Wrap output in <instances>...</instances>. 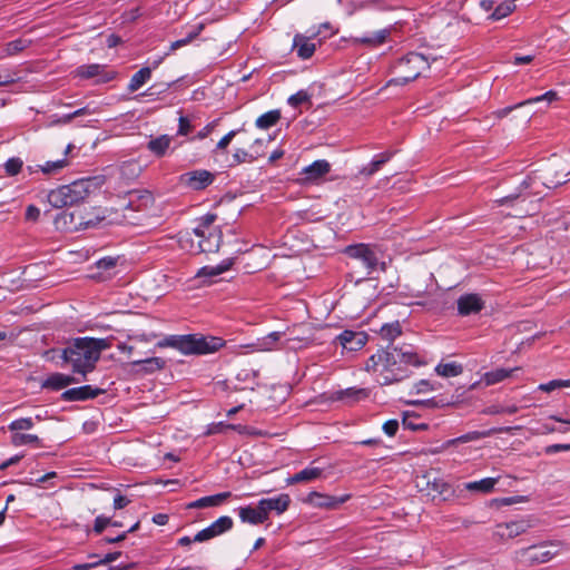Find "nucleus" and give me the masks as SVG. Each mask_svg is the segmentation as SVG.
Segmentation results:
<instances>
[{
  "mask_svg": "<svg viewBox=\"0 0 570 570\" xmlns=\"http://www.w3.org/2000/svg\"><path fill=\"white\" fill-rule=\"evenodd\" d=\"M94 181L95 178H82L60 186L48 194V202L55 208L78 205L92 193Z\"/></svg>",
  "mask_w": 570,
  "mask_h": 570,
  "instance_id": "obj_5",
  "label": "nucleus"
},
{
  "mask_svg": "<svg viewBox=\"0 0 570 570\" xmlns=\"http://www.w3.org/2000/svg\"><path fill=\"white\" fill-rule=\"evenodd\" d=\"M217 215L214 213H207L206 215L199 217L197 219V224L200 225V227L205 228L206 230L210 232L212 225L216 222Z\"/></svg>",
  "mask_w": 570,
  "mask_h": 570,
  "instance_id": "obj_59",
  "label": "nucleus"
},
{
  "mask_svg": "<svg viewBox=\"0 0 570 570\" xmlns=\"http://www.w3.org/2000/svg\"><path fill=\"white\" fill-rule=\"evenodd\" d=\"M389 35V29H382L362 37L361 41L362 43L377 46L384 43Z\"/></svg>",
  "mask_w": 570,
  "mask_h": 570,
  "instance_id": "obj_46",
  "label": "nucleus"
},
{
  "mask_svg": "<svg viewBox=\"0 0 570 570\" xmlns=\"http://www.w3.org/2000/svg\"><path fill=\"white\" fill-rule=\"evenodd\" d=\"M130 365L135 373L146 375L163 370L166 366V361L161 357L154 356L145 360H135L130 362Z\"/></svg>",
  "mask_w": 570,
  "mask_h": 570,
  "instance_id": "obj_21",
  "label": "nucleus"
},
{
  "mask_svg": "<svg viewBox=\"0 0 570 570\" xmlns=\"http://www.w3.org/2000/svg\"><path fill=\"white\" fill-rule=\"evenodd\" d=\"M33 425H35V422H33L32 417H21V419H17V420L12 421L8 425V429L11 432L19 433V431L32 429Z\"/></svg>",
  "mask_w": 570,
  "mask_h": 570,
  "instance_id": "obj_49",
  "label": "nucleus"
},
{
  "mask_svg": "<svg viewBox=\"0 0 570 570\" xmlns=\"http://www.w3.org/2000/svg\"><path fill=\"white\" fill-rule=\"evenodd\" d=\"M519 367H514V368H503V367H498V368H494L492 371H489L487 373H484L483 377H482V381L485 383V385H493V384H497V383H500L502 382L503 380H505L507 377H510L511 374L514 372V371H518Z\"/></svg>",
  "mask_w": 570,
  "mask_h": 570,
  "instance_id": "obj_32",
  "label": "nucleus"
},
{
  "mask_svg": "<svg viewBox=\"0 0 570 570\" xmlns=\"http://www.w3.org/2000/svg\"><path fill=\"white\" fill-rule=\"evenodd\" d=\"M309 99H311V96L307 94V91L299 90L296 94L289 96L287 102L289 106L297 108L302 104L309 101Z\"/></svg>",
  "mask_w": 570,
  "mask_h": 570,
  "instance_id": "obj_54",
  "label": "nucleus"
},
{
  "mask_svg": "<svg viewBox=\"0 0 570 570\" xmlns=\"http://www.w3.org/2000/svg\"><path fill=\"white\" fill-rule=\"evenodd\" d=\"M331 170V164L325 159H318L306 166L302 174L305 176L304 179L308 183H315L323 178Z\"/></svg>",
  "mask_w": 570,
  "mask_h": 570,
  "instance_id": "obj_24",
  "label": "nucleus"
},
{
  "mask_svg": "<svg viewBox=\"0 0 570 570\" xmlns=\"http://www.w3.org/2000/svg\"><path fill=\"white\" fill-rule=\"evenodd\" d=\"M106 65L100 63H91V65H81L76 68L75 76L80 79H91L98 77L97 82L106 83L116 78L115 71H107Z\"/></svg>",
  "mask_w": 570,
  "mask_h": 570,
  "instance_id": "obj_10",
  "label": "nucleus"
},
{
  "mask_svg": "<svg viewBox=\"0 0 570 570\" xmlns=\"http://www.w3.org/2000/svg\"><path fill=\"white\" fill-rule=\"evenodd\" d=\"M23 167V161L19 157H11L4 163V170L8 176L18 175Z\"/></svg>",
  "mask_w": 570,
  "mask_h": 570,
  "instance_id": "obj_52",
  "label": "nucleus"
},
{
  "mask_svg": "<svg viewBox=\"0 0 570 570\" xmlns=\"http://www.w3.org/2000/svg\"><path fill=\"white\" fill-rule=\"evenodd\" d=\"M223 243V232L219 227L213 228L198 242L200 253H217Z\"/></svg>",
  "mask_w": 570,
  "mask_h": 570,
  "instance_id": "obj_22",
  "label": "nucleus"
},
{
  "mask_svg": "<svg viewBox=\"0 0 570 570\" xmlns=\"http://www.w3.org/2000/svg\"><path fill=\"white\" fill-rule=\"evenodd\" d=\"M499 478H484L480 481H473L465 484L469 491H479L481 493H490L498 483Z\"/></svg>",
  "mask_w": 570,
  "mask_h": 570,
  "instance_id": "obj_37",
  "label": "nucleus"
},
{
  "mask_svg": "<svg viewBox=\"0 0 570 570\" xmlns=\"http://www.w3.org/2000/svg\"><path fill=\"white\" fill-rule=\"evenodd\" d=\"M243 129H234L228 131L216 145L215 150H225L227 146L230 144L233 138L240 132Z\"/></svg>",
  "mask_w": 570,
  "mask_h": 570,
  "instance_id": "obj_56",
  "label": "nucleus"
},
{
  "mask_svg": "<svg viewBox=\"0 0 570 570\" xmlns=\"http://www.w3.org/2000/svg\"><path fill=\"white\" fill-rule=\"evenodd\" d=\"M281 110L273 109L261 115L256 119L255 125L257 128L266 130L275 126L281 120Z\"/></svg>",
  "mask_w": 570,
  "mask_h": 570,
  "instance_id": "obj_35",
  "label": "nucleus"
},
{
  "mask_svg": "<svg viewBox=\"0 0 570 570\" xmlns=\"http://www.w3.org/2000/svg\"><path fill=\"white\" fill-rule=\"evenodd\" d=\"M226 341L219 336L202 334L167 335L156 346L173 347L184 355H207L223 348Z\"/></svg>",
  "mask_w": 570,
  "mask_h": 570,
  "instance_id": "obj_3",
  "label": "nucleus"
},
{
  "mask_svg": "<svg viewBox=\"0 0 570 570\" xmlns=\"http://www.w3.org/2000/svg\"><path fill=\"white\" fill-rule=\"evenodd\" d=\"M118 258L106 256L97 261L96 266L101 271H109L117 266Z\"/></svg>",
  "mask_w": 570,
  "mask_h": 570,
  "instance_id": "obj_55",
  "label": "nucleus"
},
{
  "mask_svg": "<svg viewBox=\"0 0 570 570\" xmlns=\"http://www.w3.org/2000/svg\"><path fill=\"white\" fill-rule=\"evenodd\" d=\"M216 538L215 533L213 532V530L210 529V527H206L205 529L198 531L193 540L195 542H205V541H209L212 539Z\"/></svg>",
  "mask_w": 570,
  "mask_h": 570,
  "instance_id": "obj_58",
  "label": "nucleus"
},
{
  "mask_svg": "<svg viewBox=\"0 0 570 570\" xmlns=\"http://www.w3.org/2000/svg\"><path fill=\"white\" fill-rule=\"evenodd\" d=\"M78 380L69 374L63 373H52L50 374L42 383L41 389L51 390V391H60L66 389L67 386L77 383Z\"/></svg>",
  "mask_w": 570,
  "mask_h": 570,
  "instance_id": "obj_23",
  "label": "nucleus"
},
{
  "mask_svg": "<svg viewBox=\"0 0 570 570\" xmlns=\"http://www.w3.org/2000/svg\"><path fill=\"white\" fill-rule=\"evenodd\" d=\"M314 462H312L308 466L303 469L302 471L295 473L294 475L287 479L288 484H296L302 482H309L322 478L324 473L323 468L314 466Z\"/></svg>",
  "mask_w": 570,
  "mask_h": 570,
  "instance_id": "obj_27",
  "label": "nucleus"
},
{
  "mask_svg": "<svg viewBox=\"0 0 570 570\" xmlns=\"http://www.w3.org/2000/svg\"><path fill=\"white\" fill-rule=\"evenodd\" d=\"M458 315L470 316L480 313L485 307V302L476 293L461 295L458 301Z\"/></svg>",
  "mask_w": 570,
  "mask_h": 570,
  "instance_id": "obj_14",
  "label": "nucleus"
},
{
  "mask_svg": "<svg viewBox=\"0 0 570 570\" xmlns=\"http://www.w3.org/2000/svg\"><path fill=\"white\" fill-rule=\"evenodd\" d=\"M556 554V551L540 550L535 546L521 550V556L529 564L546 563L550 561Z\"/></svg>",
  "mask_w": 570,
  "mask_h": 570,
  "instance_id": "obj_25",
  "label": "nucleus"
},
{
  "mask_svg": "<svg viewBox=\"0 0 570 570\" xmlns=\"http://www.w3.org/2000/svg\"><path fill=\"white\" fill-rule=\"evenodd\" d=\"M151 78V68L142 67L132 75L128 83L127 90L135 92L140 89Z\"/></svg>",
  "mask_w": 570,
  "mask_h": 570,
  "instance_id": "obj_34",
  "label": "nucleus"
},
{
  "mask_svg": "<svg viewBox=\"0 0 570 570\" xmlns=\"http://www.w3.org/2000/svg\"><path fill=\"white\" fill-rule=\"evenodd\" d=\"M179 180L187 188L199 191L214 183L215 175L206 169H196L181 174Z\"/></svg>",
  "mask_w": 570,
  "mask_h": 570,
  "instance_id": "obj_9",
  "label": "nucleus"
},
{
  "mask_svg": "<svg viewBox=\"0 0 570 570\" xmlns=\"http://www.w3.org/2000/svg\"><path fill=\"white\" fill-rule=\"evenodd\" d=\"M514 8H515V6L513 4V2L511 0L501 2L494 7V10L489 16V19H491L493 21L501 20V19L505 18L507 16H509L514 10Z\"/></svg>",
  "mask_w": 570,
  "mask_h": 570,
  "instance_id": "obj_41",
  "label": "nucleus"
},
{
  "mask_svg": "<svg viewBox=\"0 0 570 570\" xmlns=\"http://www.w3.org/2000/svg\"><path fill=\"white\" fill-rule=\"evenodd\" d=\"M94 110L89 108V106H85L82 108H79L75 110L73 112L62 115L57 120H55L56 124L66 125L69 124L73 118L85 116V115H91Z\"/></svg>",
  "mask_w": 570,
  "mask_h": 570,
  "instance_id": "obj_48",
  "label": "nucleus"
},
{
  "mask_svg": "<svg viewBox=\"0 0 570 570\" xmlns=\"http://www.w3.org/2000/svg\"><path fill=\"white\" fill-rule=\"evenodd\" d=\"M11 443L14 446H22L31 443L37 446H41V441L36 434L14 433L11 436Z\"/></svg>",
  "mask_w": 570,
  "mask_h": 570,
  "instance_id": "obj_43",
  "label": "nucleus"
},
{
  "mask_svg": "<svg viewBox=\"0 0 570 570\" xmlns=\"http://www.w3.org/2000/svg\"><path fill=\"white\" fill-rule=\"evenodd\" d=\"M68 165H69V160L67 158H62V159H58L55 161H47L46 164L37 165L36 167L28 166V170L30 174L40 170L45 175H52V174L59 173Z\"/></svg>",
  "mask_w": 570,
  "mask_h": 570,
  "instance_id": "obj_30",
  "label": "nucleus"
},
{
  "mask_svg": "<svg viewBox=\"0 0 570 570\" xmlns=\"http://www.w3.org/2000/svg\"><path fill=\"white\" fill-rule=\"evenodd\" d=\"M401 334L402 327L397 321L384 324L381 327L380 335L383 340L389 341V345L377 350L366 361V371H380L381 385L399 383L410 376L412 373L410 366L419 367L424 364L412 345L404 344L399 347L392 344Z\"/></svg>",
  "mask_w": 570,
  "mask_h": 570,
  "instance_id": "obj_1",
  "label": "nucleus"
},
{
  "mask_svg": "<svg viewBox=\"0 0 570 570\" xmlns=\"http://www.w3.org/2000/svg\"><path fill=\"white\" fill-rule=\"evenodd\" d=\"M104 393V389L92 387L91 385H81L63 391L60 395V399L63 402H82L92 400Z\"/></svg>",
  "mask_w": 570,
  "mask_h": 570,
  "instance_id": "obj_16",
  "label": "nucleus"
},
{
  "mask_svg": "<svg viewBox=\"0 0 570 570\" xmlns=\"http://www.w3.org/2000/svg\"><path fill=\"white\" fill-rule=\"evenodd\" d=\"M281 337V332H271L266 336L257 338L253 346L256 347V350L258 351H272L274 350Z\"/></svg>",
  "mask_w": 570,
  "mask_h": 570,
  "instance_id": "obj_38",
  "label": "nucleus"
},
{
  "mask_svg": "<svg viewBox=\"0 0 570 570\" xmlns=\"http://www.w3.org/2000/svg\"><path fill=\"white\" fill-rule=\"evenodd\" d=\"M258 157H259V155H253V154H249L246 149L238 148L235 150V153L232 157L229 167H235V166L244 164V163H253Z\"/></svg>",
  "mask_w": 570,
  "mask_h": 570,
  "instance_id": "obj_45",
  "label": "nucleus"
},
{
  "mask_svg": "<svg viewBox=\"0 0 570 570\" xmlns=\"http://www.w3.org/2000/svg\"><path fill=\"white\" fill-rule=\"evenodd\" d=\"M566 180H546L541 175L535 173L528 175L515 191L495 200L499 206H518L527 202L531 196H541L544 188H556Z\"/></svg>",
  "mask_w": 570,
  "mask_h": 570,
  "instance_id": "obj_4",
  "label": "nucleus"
},
{
  "mask_svg": "<svg viewBox=\"0 0 570 570\" xmlns=\"http://www.w3.org/2000/svg\"><path fill=\"white\" fill-rule=\"evenodd\" d=\"M321 33V30H312L309 36H305L302 33H296L293 38V45L292 50L296 52V56L302 59L306 60L309 59L315 50H316V43L312 40L317 37Z\"/></svg>",
  "mask_w": 570,
  "mask_h": 570,
  "instance_id": "obj_13",
  "label": "nucleus"
},
{
  "mask_svg": "<svg viewBox=\"0 0 570 570\" xmlns=\"http://www.w3.org/2000/svg\"><path fill=\"white\" fill-rule=\"evenodd\" d=\"M110 347L109 338L76 337L61 351V358L72 365L73 373L86 376L95 370L102 351Z\"/></svg>",
  "mask_w": 570,
  "mask_h": 570,
  "instance_id": "obj_2",
  "label": "nucleus"
},
{
  "mask_svg": "<svg viewBox=\"0 0 570 570\" xmlns=\"http://www.w3.org/2000/svg\"><path fill=\"white\" fill-rule=\"evenodd\" d=\"M344 253L356 261H360L366 268V275H371L379 266V257L368 244L348 245Z\"/></svg>",
  "mask_w": 570,
  "mask_h": 570,
  "instance_id": "obj_8",
  "label": "nucleus"
},
{
  "mask_svg": "<svg viewBox=\"0 0 570 570\" xmlns=\"http://www.w3.org/2000/svg\"><path fill=\"white\" fill-rule=\"evenodd\" d=\"M62 219L65 225L70 224L69 228L72 229H87L99 226L106 220V216L104 210L97 209L92 213L82 214L81 210H75L71 213H63L60 218L57 219V223Z\"/></svg>",
  "mask_w": 570,
  "mask_h": 570,
  "instance_id": "obj_7",
  "label": "nucleus"
},
{
  "mask_svg": "<svg viewBox=\"0 0 570 570\" xmlns=\"http://www.w3.org/2000/svg\"><path fill=\"white\" fill-rule=\"evenodd\" d=\"M110 523H111L110 517L100 514V515L96 517L95 522H94V528L91 530L89 528H87L86 533L89 534L90 532H94L96 534H101Z\"/></svg>",
  "mask_w": 570,
  "mask_h": 570,
  "instance_id": "obj_50",
  "label": "nucleus"
},
{
  "mask_svg": "<svg viewBox=\"0 0 570 570\" xmlns=\"http://www.w3.org/2000/svg\"><path fill=\"white\" fill-rule=\"evenodd\" d=\"M460 396L461 395H459V394H451V395L441 394V395L433 396L428 400L412 401V402H410V404L415 405V406H424L428 409H443V407L453 406V405H456L458 403H460V401H461Z\"/></svg>",
  "mask_w": 570,
  "mask_h": 570,
  "instance_id": "obj_20",
  "label": "nucleus"
},
{
  "mask_svg": "<svg viewBox=\"0 0 570 570\" xmlns=\"http://www.w3.org/2000/svg\"><path fill=\"white\" fill-rule=\"evenodd\" d=\"M512 428L505 426V428H492L484 431H471L465 434H462L458 436L456 439L452 440L451 443H468L472 441H478L484 438H489L491 435H494L497 433H503L511 431Z\"/></svg>",
  "mask_w": 570,
  "mask_h": 570,
  "instance_id": "obj_28",
  "label": "nucleus"
},
{
  "mask_svg": "<svg viewBox=\"0 0 570 570\" xmlns=\"http://www.w3.org/2000/svg\"><path fill=\"white\" fill-rule=\"evenodd\" d=\"M128 204L126 209L131 212L145 210L154 204V196L149 190L134 189L128 191Z\"/></svg>",
  "mask_w": 570,
  "mask_h": 570,
  "instance_id": "obj_18",
  "label": "nucleus"
},
{
  "mask_svg": "<svg viewBox=\"0 0 570 570\" xmlns=\"http://www.w3.org/2000/svg\"><path fill=\"white\" fill-rule=\"evenodd\" d=\"M26 48V41L22 39H17L7 43L6 51L8 55L12 56Z\"/></svg>",
  "mask_w": 570,
  "mask_h": 570,
  "instance_id": "obj_57",
  "label": "nucleus"
},
{
  "mask_svg": "<svg viewBox=\"0 0 570 570\" xmlns=\"http://www.w3.org/2000/svg\"><path fill=\"white\" fill-rule=\"evenodd\" d=\"M239 519L244 523L249 524H262L266 521V517L259 510V503H257L256 507L246 505V507H239L237 509Z\"/></svg>",
  "mask_w": 570,
  "mask_h": 570,
  "instance_id": "obj_29",
  "label": "nucleus"
},
{
  "mask_svg": "<svg viewBox=\"0 0 570 570\" xmlns=\"http://www.w3.org/2000/svg\"><path fill=\"white\" fill-rule=\"evenodd\" d=\"M426 487L429 490V494H432L433 499L440 497L442 500H449L450 497L453 495L454 490L451 484H449L442 478H434L432 481L428 480Z\"/></svg>",
  "mask_w": 570,
  "mask_h": 570,
  "instance_id": "obj_26",
  "label": "nucleus"
},
{
  "mask_svg": "<svg viewBox=\"0 0 570 570\" xmlns=\"http://www.w3.org/2000/svg\"><path fill=\"white\" fill-rule=\"evenodd\" d=\"M402 425L406 430L411 431H425L429 429V424L421 421V416L414 412H404L402 417Z\"/></svg>",
  "mask_w": 570,
  "mask_h": 570,
  "instance_id": "obj_33",
  "label": "nucleus"
},
{
  "mask_svg": "<svg viewBox=\"0 0 570 570\" xmlns=\"http://www.w3.org/2000/svg\"><path fill=\"white\" fill-rule=\"evenodd\" d=\"M210 529L215 533L216 537H219L228 531H230L234 527V521L228 515L219 517L216 521L209 524Z\"/></svg>",
  "mask_w": 570,
  "mask_h": 570,
  "instance_id": "obj_39",
  "label": "nucleus"
},
{
  "mask_svg": "<svg viewBox=\"0 0 570 570\" xmlns=\"http://www.w3.org/2000/svg\"><path fill=\"white\" fill-rule=\"evenodd\" d=\"M397 150H385L374 156L372 161L360 168L357 176L362 178H370L375 175L381 168L389 163Z\"/></svg>",
  "mask_w": 570,
  "mask_h": 570,
  "instance_id": "obj_19",
  "label": "nucleus"
},
{
  "mask_svg": "<svg viewBox=\"0 0 570 570\" xmlns=\"http://www.w3.org/2000/svg\"><path fill=\"white\" fill-rule=\"evenodd\" d=\"M191 130L190 121L187 117L180 116L178 120V131L180 136H186Z\"/></svg>",
  "mask_w": 570,
  "mask_h": 570,
  "instance_id": "obj_63",
  "label": "nucleus"
},
{
  "mask_svg": "<svg viewBox=\"0 0 570 570\" xmlns=\"http://www.w3.org/2000/svg\"><path fill=\"white\" fill-rule=\"evenodd\" d=\"M257 376H258V371L244 368L237 373L236 379L239 382H254Z\"/></svg>",
  "mask_w": 570,
  "mask_h": 570,
  "instance_id": "obj_60",
  "label": "nucleus"
},
{
  "mask_svg": "<svg viewBox=\"0 0 570 570\" xmlns=\"http://www.w3.org/2000/svg\"><path fill=\"white\" fill-rule=\"evenodd\" d=\"M399 421L397 420H387L383 426H382V430L383 432L387 435V436H394L399 430Z\"/></svg>",
  "mask_w": 570,
  "mask_h": 570,
  "instance_id": "obj_61",
  "label": "nucleus"
},
{
  "mask_svg": "<svg viewBox=\"0 0 570 570\" xmlns=\"http://www.w3.org/2000/svg\"><path fill=\"white\" fill-rule=\"evenodd\" d=\"M367 340L368 335L363 331L345 330L336 336L335 342L348 352H356L366 344Z\"/></svg>",
  "mask_w": 570,
  "mask_h": 570,
  "instance_id": "obj_15",
  "label": "nucleus"
},
{
  "mask_svg": "<svg viewBox=\"0 0 570 570\" xmlns=\"http://www.w3.org/2000/svg\"><path fill=\"white\" fill-rule=\"evenodd\" d=\"M462 371H463L462 365L456 362L440 363L435 367V372L439 375L444 376V377L458 376L462 373Z\"/></svg>",
  "mask_w": 570,
  "mask_h": 570,
  "instance_id": "obj_40",
  "label": "nucleus"
},
{
  "mask_svg": "<svg viewBox=\"0 0 570 570\" xmlns=\"http://www.w3.org/2000/svg\"><path fill=\"white\" fill-rule=\"evenodd\" d=\"M505 532L502 535H507L508 538H515L524 532L531 527L529 521L527 520H515L507 522L504 525Z\"/></svg>",
  "mask_w": 570,
  "mask_h": 570,
  "instance_id": "obj_36",
  "label": "nucleus"
},
{
  "mask_svg": "<svg viewBox=\"0 0 570 570\" xmlns=\"http://www.w3.org/2000/svg\"><path fill=\"white\" fill-rule=\"evenodd\" d=\"M561 387H570V379L569 380H551L548 383H542L539 385V390L543 392H552L557 389Z\"/></svg>",
  "mask_w": 570,
  "mask_h": 570,
  "instance_id": "obj_53",
  "label": "nucleus"
},
{
  "mask_svg": "<svg viewBox=\"0 0 570 570\" xmlns=\"http://www.w3.org/2000/svg\"><path fill=\"white\" fill-rule=\"evenodd\" d=\"M230 497H232V492H229V491L220 492V493H217V494L203 497L202 498V500H203L202 503H203L204 508L217 507V505H220L224 501H226Z\"/></svg>",
  "mask_w": 570,
  "mask_h": 570,
  "instance_id": "obj_47",
  "label": "nucleus"
},
{
  "mask_svg": "<svg viewBox=\"0 0 570 570\" xmlns=\"http://www.w3.org/2000/svg\"><path fill=\"white\" fill-rule=\"evenodd\" d=\"M40 217V209L36 205H28L26 208L24 218L28 222H37Z\"/></svg>",
  "mask_w": 570,
  "mask_h": 570,
  "instance_id": "obj_62",
  "label": "nucleus"
},
{
  "mask_svg": "<svg viewBox=\"0 0 570 570\" xmlns=\"http://www.w3.org/2000/svg\"><path fill=\"white\" fill-rule=\"evenodd\" d=\"M370 394V389L352 386L332 392L328 400L332 402H342L345 405H354L368 399Z\"/></svg>",
  "mask_w": 570,
  "mask_h": 570,
  "instance_id": "obj_11",
  "label": "nucleus"
},
{
  "mask_svg": "<svg viewBox=\"0 0 570 570\" xmlns=\"http://www.w3.org/2000/svg\"><path fill=\"white\" fill-rule=\"evenodd\" d=\"M243 426L240 424H230L225 422H214L207 426L205 431V435H213L218 433H224L226 430L240 431Z\"/></svg>",
  "mask_w": 570,
  "mask_h": 570,
  "instance_id": "obj_44",
  "label": "nucleus"
},
{
  "mask_svg": "<svg viewBox=\"0 0 570 570\" xmlns=\"http://www.w3.org/2000/svg\"><path fill=\"white\" fill-rule=\"evenodd\" d=\"M395 68L400 70V76L390 79L387 86H404L417 79L430 68V59L422 53L411 51L397 60Z\"/></svg>",
  "mask_w": 570,
  "mask_h": 570,
  "instance_id": "obj_6",
  "label": "nucleus"
},
{
  "mask_svg": "<svg viewBox=\"0 0 570 570\" xmlns=\"http://www.w3.org/2000/svg\"><path fill=\"white\" fill-rule=\"evenodd\" d=\"M415 392L419 393H425L428 391H433L436 387L429 381V380H420L414 385Z\"/></svg>",
  "mask_w": 570,
  "mask_h": 570,
  "instance_id": "obj_64",
  "label": "nucleus"
},
{
  "mask_svg": "<svg viewBox=\"0 0 570 570\" xmlns=\"http://www.w3.org/2000/svg\"><path fill=\"white\" fill-rule=\"evenodd\" d=\"M258 503L261 512L264 514V517H266L267 520L272 511L276 512L277 514L284 513L291 504V497L286 493H282L275 498L262 499L258 501Z\"/></svg>",
  "mask_w": 570,
  "mask_h": 570,
  "instance_id": "obj_17",
  "label": "nucleus"
},
{
  "mask_svg": "<svg viewBox=\"0 0 570 570\" xmlns=\"http://www.w3.org/2000/svg\"><path fill=\"white\" fill-rule=\"evenodd\" d=\"M205 26L204 23H199L191 31L187 33V36L183 39L176 40L170 45V51H174L180 47H184L188 43H190L193 40H195L200 32L204 30Z\"/></svg>",
  "mask_w": 570,
  "mask_h": 570,
  "instance_id": "obj_42",
  "label": "nucleus"
},
{
  "mask_svg": "<svg viewBox=\"0 0 570 570\" xmlns=\"http://www.w3.org/2000/svg\"><path fill=\"white\" fill-rule=\"evenodd\" d=\"M556 100H558V92L554 90H549L541 96L532 97L524 101H521L520 105L527 106V105H532V104H537V102H541V101H547L549 105Z\"/></svg>",
  "mask_w": 570,
  "mask_h": 570,
  "instance_id": "obj_51",
  "label": "nucleus"
},
{
  "mask_svg": "<svg viewBox=\"0 0 570 570\" xmlns=\"http://www.w3.org/2000/svg\"><path fill=\"white\" fill-rule=\"evenodd\" d=\"M171 142V137L168 135H161L157 138H153L147 142V149L154 154L156 157L165 156L169 145Z\"/></svg>",
  "mask_w": 570,
  "mask_h": 570,
  "instance_id": "obj_31",
  "label": "nucleus"
},
{
  "mask_svg": "<svg viewBox=\"0 0 570 570\" xmlns=\"http://www.w3.org/2000/svg\"><path fill=\"white\" fill-rule=\"evenodd\" d=\"M351 498V494H343L340 497L336 495H330L320 493L316 491H312L308 493L307 498L305 499V502L321 509H327V510H335L338 507H341L343 503L348 501Z\"/></svg>",
  "mask_w": 570,
  "mask_h": 570,
  "instance_id": "obj_12",
  "label": "nucleus"
}]
</instances>
